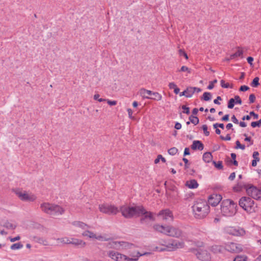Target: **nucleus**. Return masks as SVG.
Instances as JSON below:
<instances>
[{
    "label": "nucleus",
    "instance_id": "obj_32",
    "mask_svg": "<svg viewBox=\"0 0 261 261\" xmlns=\"http://www.w3.org/2000/svg\"><path fill=\"white\" fill-rule=\"evenodd\" d=\"M23 247V245L20 243L13 244L10 247L11 249L13 250L21 249Z\"/></svg>",
    "mask_w": 261,
    "mask_h": 261
},
{
    "label": "nucleus",
    "instance_id": "obj_53",
    "mask_svg": "<svg viewBox=\"0 0 261 261\" xmlns=\"http://www.w3.org/2000/svg\"><path fill=\"white\" fill-rule=\"evenodd\" d=\"M220 138H221V139H222L223 140L229 141L231 139V137H230L229 134H227L226 137H223L222 136H221L220 137Z\"/></svg>",
    "mask_w": 261,
    "mask_h": 261
},
{
    "label": "nucleus",
    "instance_id": "obj_28",
    "mask_svg": "<svg viewBox=\"0 0 261 261\" xmlns=\"http://www.w3.org/2000/svg\"><path fill=\"white\" fill-rule=\"evenodd\" d=\"M243 51L242 50L239 49L237 52H236L234 54L231 55L230 57V59H233L236 57H240L241 58H243Z\"/></svg>",
    "mask_w": 261,
    "mask_h": 261
},
{
    "label": "nucleus",
    "instance_id": "obj_35",
    "mask_svg": "<svg viewBox=\"0 0 261 261\" xmlns=\"http://www.w3.org/2000/svg\"><path fill=\"white\" fill-rule=\"evenodd\" d=\"M234 103H235L234 99L230 98L228 102V106H227L228 108L229 109H232L234 107Z\"/></svg>",
    "mask_w": 261,
    "mask_h": 261
},
{
    "label": "nucleus",
    "instance_id": "obj_38",
    "mask_svg": "<svg viewBox=\"0 0 261 261\" xmlns=\"http://www.w3.org/2000/svg\"><path fill=\"white\" fill-rule=\"evenodd\" d=\"M247 257L244 256H237L233 259V261H246Z\"/></svg>",
    "mask_w": 261,
    "mask_h": 261
},
{
    "label": "nucleus",
    "instance_id": "obj_40",
    "mask_svg": "<svg viewBox=\"0 0 261 261\" xmlns=\"http://www.w3.org/2000/svg\"><path fill=\"white\" fill-rule=\"evenodd\" d=\"M213 164H214L215 167L219 169H222L223 168L222 163L221 161H219L217 163L214 161Z\"/></svg>",
    "mask_w": 261,
    "mask_h": 261
},
{
    "label": "nucleus",
    "instance_id": "obj_48",
    "mask_svg": "<svg viewBox=\"0 0 261 261\" xmlns=\"http://www.w3.org/2000/svg\"><path fill=\"white\" fill-rule=\"evenodd\" d=\"M178 52H179V54L180 56H184L186 59H188V56L187 54L186 53V52L184 50L180 49L179 50Z\"/></svg>",
    "mask_w": 261,
    "mask_h": 261
},
{
    "label": "nucleus",
    "instance_id": "obj_43",
    "mask_svg": "<svg viewBox=\"0 0 261 261\" xmlns=\"http://www.w3.org/2000/svg\"><path fill=\"white\" fill-rule=\"evenodd\" d=\"M202 128L204 131V133L206 136H208L210 135V132L207 131V126L206 125H203Z\"/></svg>",
    "mask_w": 261,
    "mask_h": 261
},
{
    "label": "nucleus",
    "instance_id": "obj_11",
    "mask_svg": "<svg viewBox=\"0 0 261 261\" xmlns=\"http://www.w3.org/2000/svg\"><path fill=\"white\" fill-rule=\"evenodd\" d=\"M225 230L227 233L234 236L242 237L246 233L245 230L240 227H227Z\"/></svg>",
    "mask_w": 261,
    "mask_h": 261
},
{
    "label": "nucleus",
    "instance_id": "obj_20",
    "mask_svg": "<svg viewBox=\"0 0 261 261\" xmlns=\"http://www.w3.org/2000/svg\"><path fill=\"white\" fill-rule=\"evenodd\" d=\"M72 224L75 227L80 228L83 230H86V229L90 227L87 224L81 221H74Z\"/></svg>",
    "mask_w": 261,
    "mask_h": 261
},
{
    "label": "nucleus",
    "instance_id": "obj_45",
    "mask_svg": "<svg viewBox=\"0 0 261 261\" xmlns=\"http://www.w3.org/2000/svg\"><path fill=\"white\" fill-rule=\"evenodd\" d=\"M220 83L222 88H228L230 87L229 83H225V81L223 80L221 81Z\"/></svg>",
    "mask_w": 261,
    "mask_h": 261
},
{
    "label": "nucleus",
    "instance_id": "obj_12",
    "mask_svg": "<svg viewBox=\"0 0 261 261\" xmlns=\"http://www.w3.org/2000/svg\"><path fill=\"white\" fill-rule=\"evenodd\" d=\"M162 220L167 222H170L173 220V216L172 213L169 209H165L161 211L158 215Z\"/></svg>",
    "mask_w": 261,
    "mask_h": 261
},
{
    "label": "nucleus",
    "instance_id": "obj_54",
    "mask_svg": "<svg viewBox=\"0 0 261 261\" xmlns=\"http://www.w3.org/2000/svg\"><path fill=\"white\" fill-rule=\"evenodd\" d=\"M249 89V88L248 86L243 85V86H241L239 90L240 91H246L248 90Z\"/></svg>",
    "mask_w": 261,
    "mask_h": 261
},
{
    "label": "nucleus",
    "instance_id": "obj_6",
    "mask_svg": "<svg viewBox=\"0 0 261 261\" xmlns=\"http://www.w3.org/2000/svg\"><path fill=\"white\" fill-rule=\"evenodd\" d=\"M137 216H141L140 222L142 224H148L155 220L153 214L147 211L142 206H140Z\"/></svg>",
    "mask_w": 261,
    "mask_h": 261
},
{
    "label": "nucleus",
    "instance_id": "obj_4",
    "mask_svg": "<svg viewBox=\"0 0 261 261\" xmlns=\"http://www.w3.org/2000/svg\"><path fill=\"white\" fill-rule=\"evenodd\" d=\"M142 255V254L137 252L136 255L132 256L136 258H130L115 251H110L108 253V256L115 261H121L122 259L128 261H137L138 259V257Z\"/></svg>",
    "mask_w": 261,
    "mask_h": 261
},
{
    "label": "nucleus",
    "instance_id": "obj_8",
    "mask_svg": "<svg viewBox=\"0 0 261 261\" xmlns=\"http://www.w3.org/2000/svg\"><path fill=\"white\" fill-rule=\"evenodd\" d=\"M15 193L22 201H33L36 199V197L34 194L25 191L16 190Z\"/></svg>",
    "mask_w": 261,
    "mask_h": 261
},
{
    "label": "nucleus",
    "instance_id": "obj_62",
    "mask_svg": "<svg viewBox=\"0 0 261 261\" xmlns=\"http://www.w3.org/2000/svg\"><path fill=\"white\" fill-rule=\"evenodd\" d=\"M221 120L222 121H227L229 120V115L228 114H226L225 115H224L222 118H221Z\"/></svg>",
    "mask_w": 261,
    "mask_h": 261
},
{
    "label": "nucleus",
    "instance_id": "obj_21",
    "mask_svg": "<svg viewBox=\"0 0 261 261\" xmlns=\"http://www.w3.org/2000/svg\"><path fill=\"white\" fill-rule=\"evenodd\" d=\"M193 95L192 87H188L184 91L180 93L179 96H185L187 97H191Z\"/></svg>",
    "mask_w": 261,
    "mask_h": 261
},
{
    "label": "nucleus",
    "instance_id": "obj_15",
    "mask_svg": "<svg viewBox=\"0 0 261 261\" xmlns=\"http://www.w3.org/2000/svg\"><path fill=\"white\" fill-rule=\"evenodd\" d=\"M196 255L202 261H208L210 259V254L206 250L200 249L197 251Z\"/></svg>",
    "mask_w": 261,
    "mask_h": 261
},
{
    "label": "nucleus",
    "instance_id": "obj_18",
    "mask_svg": "<svg viewBox=\"0 0 261 261\" xmlns=\"http://www.w3.org/2000/svg\"><path fill=\"white\" fill-rule=\"evenodd\" d=\"M191 148L193 150H202L204 148L203 144L200 141L195 140L193 142V144L191 145Z\"/></svg>",
    "mask_w": 261,
    "mask_h": 261
},
{
    "label": "nucleus",
    "instance_id": "obj_36",
    "mask_svg": "<svg viewBox=\"0 0 261 261\" xmlns=\"http://www.w3.org/2000/svg\"><path fill=\"white\" fill-rule=\"evenodd\" d=\"M178 150L175 147H172L169 149L168 151V153L172 155H175L177 152Z\"/></svg>",
    "mask_w": 261,
    "mask_h": 261
},
{
    "label": "nucleus",
    "instance_id": "obj_17",
    "mask_svg": "<svg viewBox=\"0 0 261 261\" xmlns=\"http://www.w3.org/2000/svg\"><path fill=\"white\" fill-rule=\"evenodd\" d=\"M153 228L155 231L167 235L168 230V228H169V226H165L162 225L156 224L153 225Z\"/></svg>",
    "mask_w": 261,
    "mask_h": 261
},
{
    "label": "nucleus",
    "instance_id": "obj_24",
    "mask_svg": "<svg viewBox=\"0 0 261 261\" xmlns=\"http://www.w3.org/2000/svg\"><path fill=\"white\" fill-rule=\"evenodd\" d=\"M3 226L7 229L13 230L16 227V225L9 221H6L3 224Z\"/></svg>",
    "mask_w": 261,
    "mask_h": 261
},
{
    "label": "nucleus",
    "instance_id": "obj_51",
    "mask_svg": "<svg viewBox=\"0 0 261 261\" xmlns=\"http://www.w3.org/2000/svg\"><path fill=\"white\" fill-rule=\"evenodd\" d=\"M242 188V185L238 183L236 186L233 187V189L234 191H239L241 190Z\"/></svg>",
    "mask_w": 261,
    "mask_h": 261
},
{
    "label": "nucleus",
    "instance_id": "obj_14",
    "mask_svg": "<svg viewBox=\"0 0 261 261\" xmlns=\"http://www.w3.org/2000/svg\"><path fill=\"white\" fill-rule=\"evenodd\" d=\"M167 236L175 238H182L184 237L183 233L179 229L173 226H169L168 228Z\"/></svg>",
    "mask_w": 261,
    "mask_h": 261
},
{
    "label": "nucleus",
    "instance_id": "obj_47",
    "mask_svg": "<svg viewBox=\"0 0 261 261\" xmlns=\"http://www.w3.org/2000/svg\"><path fill=\"white\" fill-rule=\"evenodd\" d=\"M217 82V80H214V81L211 82L209 85L207 87V88L210 90L212 89L214 87V84L216 83Z\"/></svg>",
    "mask_w": 261,
    "mask_h": 261
},
{
    "label": "nucleus",
    "instance_id": "obj_23",
    "mask_svg": "<svg viewBox=\"0 0 261 261\" xmlns=\"http://www.w3.org/2000/svg\"><path fill=\"white\" fill-rule=\"evenodd\" d=\"M212 158L213 156L209 152H205L203 155V160L206 163H210L212 161Z\"/></svg>",
    "mask_w": 261,
    "mask_h": 261
},
{
    "label": "nucleus",
    "instance_id": "obj_7",
    "mask_svg": "<svg viewBox=\"0 0 261 261\" xmlns=\"http://www.w3.org/2000/svg\"><path fill=\"white\" fill-rule=\"evenodd\" d=\"M254 201L249 197H242L239 201L240 206L249 212L254 211Z\"/></svg>",
    "mask_w": 261,
    "mask_h": 261
},
{
    "label": "nucleus",
    "instance_id": "obj_33",
    "mask_svg": "<svg viewBox=\"0 0 261 261\" xmlns=\"http://www.w3.org/2000/svg\"><path fill=\"white\" fill-rule=\"evenodd\" d=\"M189 120L190 122L194 125H196L199 123V119L196 116L191 115L189 117Z\"/></svg>",
    "mask_w": 261,
    "mask_h": 261
},
{
    "label": "nucleus",
    "instance_id": "obj_55",
    "mask_svg": "<svg viewBox=\"0 0 261 261\" xmlns=\"http://www.w3.org/2000/svg\"><path fill=\"white\" fill-rule=\"evenodd\" d=\"M214 128H217L219 127L222 129L224 128V124L223 123H215L213 124Z\"/></svg>",
    "mask_w": 261,
    "mask_h": 261
},
{
    "label": "nucleus",
    "instance_id": "obj_9",
    "mask_svg": "<svg viewBox=\"0 0 261 261\" xmlns=\"http://www.w3.org/2000/svg\"><path fill=\"white\" fill-rule=\"evenodd\" d=\"M99 209L101 212L108 215H116L119 211L118 207L109 204L99 205Z\"/></svg>",
    "mask_w": 261,
    "mask_h": 261
},
{
    "label": "nucleus",
    "instance_id": "obj_63",
    "mask_svg": "<svg viewBox=\"0 0 261 261\" xmlns=\"http://www.w3.org/2000/svg\"><path fill=\"white\" fill-rule=\"evenodd\" d=\"M219 100H222V98L220 96H218L217 97V99H216L214 100V103L217 104V105H220V103L219 102Z\"/></svg>",
    "mask_w": 261,
    "mask_h": 261
},
{
    "label": "nucleus",
    "instance_id": "obj_30",
    "mask_svg": "<svg viewBox=\"0 0 261 261\" xmlns=\"http://www.w3.org/2000/svg\"><path fill=\"white\" fill-rule=\"evenodd\" d=\"M174 250L184 247V243L183 242H179V241H178L176 240H174Z\"/></svg>",
    "mask_w": 261,
    "mask_h": 261
},
{
    "label": "nucleus",
    "instance_id": "obj_13",
    "mask_svg": "<svg viewBox=\"0 0 261 261\" xmlns=\"http://www.w3.org/2000/svg\"><path fill=\"white\" fill-rule=\"evenodd\" d=\"M225 247L227 251L232 253H239L242 250V247L240 244L232 242L226 244Z\"/></svg>",
    "mask_w": 261,
    "mask_h": 261
},
{
    "label": "nucleus",
    "instance_id": "obj_26",
    "mask_svg": "<svg viewBox=\"0 0 261 261\" xmlns=\"http://www.w3.org/2000/svg\"><path fill=\"white\" fill-rule=\"evenodd\" d=\"M68 243H71L76 245H85V243L81 240L72 239V241L67 242Z\"/></svg>",
    "mask_w": 261,
    "mask_h": 261
},
{
    "label": "nucleus",
    "instance_id": "obj_44",
    "mask_svg": "<svg viewBox=\"0 0 261 261\" xmlns=\"http://www.w3.org/2000/svg\"><path fill=\"white\" fill-rule=\"evenodd\" d=\"M155 250L159 251H169V249H168L167 248V246H164L163 247H155Z\"/></svg>",
    "mask_w": 261,
    "mask_h": 261
},
{
    "label": "nucleus",
    "instance_id": "obj_56",
    "mask_svg": "<svg viewBox=\"0 0 261 261\" xmlns=\"http://www.w3.org/2000/svg\"><path fill=\"white\" fill-rule=\"evenodd\" d=\"M20 239V237L19 236H18L15 238H10V240L11 242H14L16 241L19 240Z\"/></svg>",
    "mask_w": 261,
    "mask_h": 261
},
{
    "label": "nucleus",
    "instance_id": "obj_10",
    "mask_svg": "<svg viewBox=\"0 0 261 261\" xmlns=\"http://www.w3.org/2000/svg\"><path fill=\"white\" fill-rule=\"evenodd\" d=\"M246 189L249 196L257 200L261 199V190L252 185L247 186Z\"/></svg>",
    "mask_w": 261,
    "mask_h": 261
},
{
    "label": "nucleus",
    "instance_id": "obj_34",
    "mask_svg": "<svg viewBox=\"0 0 261 261\" xmlns=\"http://www.w3.org/2000/svg\"><path fill=\"white\" fill-rule=\"evenodd\" d=\"M259 79L258 77H255L253 80V81L251 84V86L253 87H257L259 85Z\"/></svg>",
    "mask_w": 261,
    "mask_h": 261
},
{
    "label": "nucleus",
    "instance_id": "obj_41",
    "mask_svg": "<svg viewBox=\"0 0 261 261\" xmlns=\"http://www.w3.org/2000/svg\"><path fill=\"white\" fill-rule=\"evenodd\" d=\"M167 248L168 249H169V251L174 250V240L172 241V242L169 243L167 245Z\"/></svg>",
    "mask_w": 261,
    "mask_h": 261
},
{
    "label": "nucleus",
    "instance_id": "obj_37",
    "mask_svg": "<svg viewBox=\"0 0 261 261\" xmlns=\"http://www.w3.org/2000/svg\"><path fill=\"white\" fill-rule=\"evenodd\" d=\"M178 72H187L188 73L191 72V69L188 67L182 66L181 68L178 70Z\"/></svg>",
    "mask_w": 261,
    "mask_h": 261
},
{
    "label": "nucleus",
    "instance_id": "obj_22",
    "mask_svg": "<svg viewBox=\"0 0 261 261\" xmlns=\"http://www.w3.org/2000/svg\"><path fill=\"white\" fill-rule=\"evenodd\" d=\"M186 185L190 189H195L198 187V184L196 180L192 179L187 181Z\"/></svg>",
    "mask_w": 261,
    "mask_h": 261
},
{
    "label": "nucleus",
    "instance_id": "obj_42",
    "mask_svg": "<svg viewBox=\"0 0 261 261\" xmlns=\"http://www.w3.org/2000/svg\"><path fill=\"white\" fill-rule=\"evenodd\" d=\"M94 239L101 241H107L108 240V239H106L102 236H97L96 234H95V238H94Z\"/></svg>",
    "mask_w": 261,
    "mask_h": 261
},
{
    "label": "nucleus",
    "instance_id": "obj_59",
    "mask_svg": "<svg viewBox=\"0 0 261 261\" xmlns=\"http://www.w3.org/2000/svg\"><path fill=\"white\" fill-rule=\"evenodd\" d=\"M107 103L110 105V106H115L116 105L117 103V102L116 101H115V100H113V101H111V100H107Z\"/></svg>",
    "mask_w": 261,
    "mask_h": 261
},
{
    "label": "nucleus",
    "instance_id": "obj_50",
    "mask_svg": "<svg viewBox=\"0 0 261 261\" xmlns=\"http://www.w3.org/2000/svg\"><path fill=\"white\" fill-rule=\"evenodd\" d=\"M234 101L236 100L235 102L236 103H238L240 105L242 104V100L241 99L240 97L238 95H236L234 96Z\"/></svg>",
    "mask_w": 261,
    "mask_h": 261
},
{
    "label": "nucleus",
    "instance_id": "obj_3",
    "mask_svg": "<svg viewBox=\"0 0 261 261\" xmlns=\"http://www.w3.org/2000/svg\"><path fill=\"white\" fill-rule=\"evenodd\" d=\"M40 208L42 211L53 216L61 215L64 211L59 205L47 202L42 203Z\"/></svg>",
    "mask_w": 261,
    "mask_h": 261
},
{
    "label": "nucleus",
    "instance_id": "obj_60",
    "mask_svg": "<svg viewBox=\"0 0 261 261\" xmlns=\"http://www.w3.org/2000/svg\"><path fill=\"white\" fill-rule=\"evenodd\" d=\"M232 121L235 124H239V121L234 115L231 117Z\"/></svg>",
    "mask_w": 261,
    "mask_h": 261
},
{
    "label": "nucleus",
    "instance_id": "obj_2",
    "mask_svg": "<svg viewBox=\"0 0 261 261\" xmlns=\"http://www.w3.org/2000/svg\"><path fill=\"white\" fill-rule=\"evenodd\" d=\"M237 204L230 199H225L222 201L221 211L224 216L230 217L237 212Z\"/></svg>",
    "mask_w": 261,
    "mask_h": 261
},
{
    "label": "nucleus",
    "instance_id": "obj_49",
    "mask_svg": "<svg viewBox=\"0 0 261 261\" xmlns=\"http://www.w3.org/2000/svg\"><path fill=\"white\" fill-rule=\"evenodd\" d=\"M249 102L250 103H253L255 100V96L253 94H251L249 95Z\"/></svg>",
    "mask_w": 261,
    "mask_h": 261
},
{
    "label": "nucleus",
    "instance_id": "obj_58",
    "mask_svg": "<svg viewBox=\"0 0 261 261\" xmlns=\"http://www.w3.org/2000/svg\"><path fill=\"white\" fill-rule=\"evenodd\" d=\"M193 94L194 92H196L197 93L201 91V89L197 87H192Z\"/></svg>",
    "mask_w": 261,
    "mask_h": 261
},
{
    "label": "nucleus",
    "instance_id": "obj_19",
    "mask_svg": "<svg viewBox=\"0 0 261 261\" xmlns=\"http://www.w3.org/2000/svg\"><path fill=\"white\" fill-rule=\"evenodd\" d=\"M152 93V91L144 88H142L140 90V94L144 98L150 99L151 97H149L148 96L151 95Z\"/></svg>",
    "mask_w": 261,
    "mask_h": 261
},
{
    "label": "nucleus",
    "instance_id": "obj_1",
    "mask_svg": "<svg viewBox=\"0 0 261 261\" xmlns=\"http://www.w3.org/2000/svg\"><path fill=\"white\" fill-rule=\"evenodd\" d=\"M194 216L196 219L205 218L210 212V206L206 201L199 200L196 201L192 206Z\"/></svg>",
    "mask_w": 261,
    "mask_h": 261
},
{
    "label": "nucleus",
    "instance_id": "obj_16",
    "mask_svg": "<svg viewBox=\"0 0 261 261\" xmlns=\"http://www.w3.org/2000/svg\"><path fill=\"white\" fill-rule=\"evenodd\" d=\"M222 198L221 195L213 194L210 196L208 198V203L213 206H215L220 202Z\"/></svg>",
    "mask_w": 261,
    "mask_h": 261
},
{
    "label": "nucleus",
    "instance_id": "obj_25",
    "mask_svg": "<svg viewBox=\"0 0 261 261\" xmlns=\"http://www.w3.org/2000/svg\"><path fill=\"white\" fill-rule=\"evenodd\" d=\"M82 235L85 237H88L91 239H94L95 238V234L90 231L86 230L82 233Z\"/></svg>",
    "mask_w": 261,
    "mask_h": 261
},
{
    "label": "nucleus",
    "instance_id": "obj_27",
    "mask_svg": "<svg viewBox=\"0 0 261 261\" xmlns=\"http://www.w3.org/2000/svg\"><path fill=\"white\" fill-rule=\"evenodd\" d=\"M223 247L219 245H214L211 248V250L215 253L221 252L222 251Z\"/></svg>",
    "mask_w": 261,
    "mask_h": 261
},
{
    "label": "nucleus",
    "instance_id": "obj_57",
    "mask_svg": "<svg viewBox=\"0 0 261 261\" xmlns=\"http://www.w3.org/2000/svg\"><path fill=\"white\" fill-rule=\"evenodd\" d=\"M176 87H177V86L176 85V84L174 83L171 82L169 84V87L171 89H174Z\"/></svg>",
    "mask_w": 261,
    "mask_h": 261
},
{
    "label": "nucleus",
    "instance_id": "obj_52",
    "mask_svg": "<svg viewBox=\"0 0 261 261\" xmlns=\"http://www.w3.org/2000/svg\"><path fill=\"white\" fill-rule=\"evenodd\" d=\"M259 153L257 151H254L253 153V158L254 160H256L258 162L259 161V158H258Z\"/></svg>",
    "mask_w": 261,
    "mask_h": 261
},
{
    "label": "nucleus",
    "instance_id": "obj_64",
    "mask_svg": "<svg viewBox=\"0 0 261 261\" xmlns=\"http://www.w3.org/2000/svg\"><path fill=\"white\" fill-rule=\"evenodd\" d=\"M235 177H236L235 173L234 172H232V173H231L230 174V175H229L228 178L230 180H233L234 179Z\"/></svg>",
    "mask_w": 261,
    "mask_h": 261
},
{
    "label": "nucleus",
    "instance_id": "obj_46",
    "mask_svg": "<svg viewBox=\"0 0 261 261\" xmlns=\"http://www.w3.org/2000/svg\"><path fill=\"white\" fill-rule=\"evenodd\" d=\"M181 108L184 110V113H186L187 114H189L190 113V109L189 107H187L186 106L183 105L182 106Z\"/></svg>",
    "mask_w": 261,
    "mask_h": 261
},
{
    "label": "nucleus",
    "instance_id": "obj_31",
    "mask_svg": "<svg viewBox=\"0 0 261 261\" xmlns=\"http://www.w3.org/2000/svg\"><path fill=\"white\" fill-rule=\"evenodd\" d=\"M212 98V94L210 92H204L203 94V96L201 98V99H203L204 101H208L211 100Z\"/></svg>",
    "mask_w": 261,
    "mask_h": 261
},
{
    "label": "nucleus",
    "instance_id": "obj_61",
    "mask_svg": "<svg viewBox=\"0 0 261 261\" xmlns=\"http://www.w3.org/2000/svg\"><path fill=\"white\" fill-rule=\"evenodd\" d=\"M249 114H250V116H253L254 119H257V118H258V114H255L253 111L250 112V113H249Z\"/></svg>",
    "mask_w": 261,
    "mask_h": 261
},
{
    "label": "nucleus",
    "instance_id": "obj_5",
    "mask_svg": "<svg viewBox=\"0 0 261 261\" xmlns=\"http://www.w3.org/2000/svg\"><path fill=\"white\" fill-rule=\"evenodd\" d=\"M140 206H129L124 205L120 207V211L122 215L126 218H131L134 216H137Z\"/></svg>",
    "mask_w": 261,
    "mask_h": 261
},
{
    "label": "nucleus",
    "instance_id": "obj_39",
    "mask_svg": "<svg viewBox=\"0 0 261 261\" xmlns=\"http://www.w3.org/2000/svg\"><path fill=\"white\" fill-rule=\"evenodd\" d=\"M261 125V119H259L258 121H254L251 122V126L252 127H259Z\"/></svg>",
    "mask_w": 261,
    "mask_h": 261
},
{
    "label": "nucleus",
    "instance_id": "obj_29",
    "mask_svg": "<svg viewBox=\"0 0 261 261\" xmlns=\"http://www.w3.org/2000/svg\"><path fill=\"white\" fill-rule=\"evenodd\" d=\"M153 96L150 97L151 99L156 100H160L162 99V95L159 93L158 92H153L152 94L151 95Z\"/></svg>",
    "mask_w": 261,
    "mask_h": 261
}]
</instances>
